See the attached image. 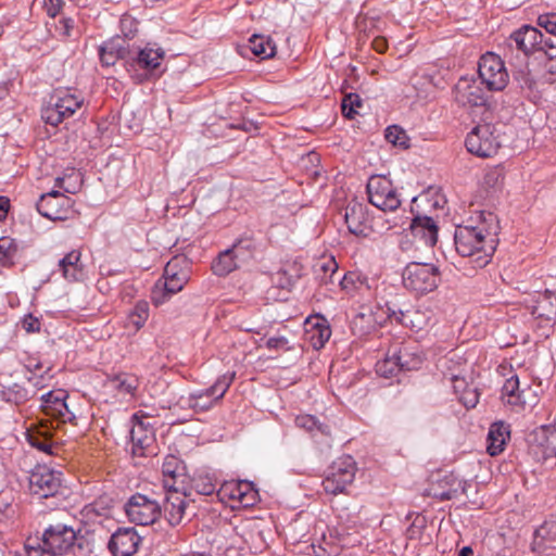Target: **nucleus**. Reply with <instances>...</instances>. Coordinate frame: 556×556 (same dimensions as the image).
<instances>
[{"instance_id":"nucleus-1","label":"nucleus","mask_w":556,"mask_h":556,"mask_svg":"<svg viewBox=\"0 0 556 556\" xmlns=\"http://www.w3.org/2000/svg\"><path fill=\"white\" fill-rule=\"evenodd\" d=\"M497 216L481 211L467 225H458L454 233L455 249L464 257H473L476 267H484L496 249L498 233Z\"/></svg>"},{"instance_id":"nucleus-2","label":"nucleus","mask_w":556,"mask_h":556,"mask_svg":"<svg viewBox=\"0 0 556 556\" xmlns=\"http://www.w3.org/2000/svg\"><path fill=\"white\" fill-rule=\"evenodd\" d=\"M165 58V51L157 43H147L134 56L125 61L126 71L135 84L152 78Z\"/></svg>"},{"instance_id":"nucleus-3","label":"nucleus","mask_w":556,"mask_h":556,"mask_svg":"<svg viewBox=\"0 0 556 556\" xmlns=\"http://www.w3.org/2000/svg\"><path fill=\"white\" fill-rule=\"evenodd\" d=\"M41 541L54 556L76 548L80 551L79 553L74 552L76 556L87 555L83 552L84 545L88 543L87 540L84 536L78 538L73 527L65 523L50 525L43 531Z\"/></svg>"},{"instance_id":"nucleus-4","label":"nucleus","mask_w":556,"mask_h":556,"mask_svg":"<svg viewBox=\"0 0 556 556\" xmlns=\"http://www.w3.org/2000/svg\"><path fill=\"white\" fill-rule=\"evenodd\" d=\"M404 287L416 294L434 291L441 280L439 268L430 263L410 262L402 274Z\"/></svg>"},{"instance_id":"nucleus-5","label":"nucleus","mask_w":556,"mask_h":556,"mask_svg":"<svg viewBox=\"0 0 556 556\" xmlns=\"http://www.w3.org/2000/svg\"><path fill=\"white\" fill-rule=\"evenodd\" d=\"M357 464L350 455L338 457L328 467L323 488L327 494L338 495L348 493V488L355 480Z\"/></svg>"},{"instance_id":"nucleus-6","label":"nucleus","mask_w":556,"mask_h":556,"mask_svg":"<svg viewBox=\"0 0 556 556\" xmlns=\"http://www.w3.org/2000/svg\"><path fill=\"white\" fill-rule=\"evenodd\" d=\"M83 104L84 99L78 94L68 89H56L42 111V118L47 124L58 126L65 118L73 116Z\"/></svg>"},{"instance_id":"nucleus-7","label":"nucleus","mask_w":556,"mask_h":556,"mask_svg":"<svg viewBox=\"0 0 556 556\" xmlns=\"http://www.w3.org/2000/svg\"><path fill=\"white\" fill-rule=\"evenodd\" d=\"M386 314L391 323L401 325L415 332L426 330L435 323L433 309L426 305H410L405 309L387 305Z\"/></svg>"},{"instance_id":"nucleus-8","label":"nucleus","mask_w":556,"mask_h":556,"mask_svg":"<svg viewBox=\"0 0 556 556\" xmlns=\"http://www.w3.org/2000/svg\"><path fill=\"white\" fill-rule=\"evenodd\" d=\"M366 189L369 202L377 208L383 212H394L400 207V195L392 181L386 176H371Z\"/></svg>"},{"instance_id":"nucleus-9","label":"nucleus","mask_w":556,"mask_h":556,"mask_svg":"<svg viewBox=\"0 0 556 556\" xmlns=\"http://www.w3.org/2000/svg\"><path fill=\"white\" fill-rule=\"evenodd\" d=\"M29 491L38 498L55 496L62 485V473L45 465H36L28 477Z\"/></svg>"},{"instance_id":"nucleus-10","label":"nucleus","mask_w":556,"mask_h":556,"mask_svg":"<svg viewBox=\"0 0 556 556\" xmlns=\"http://www.w3.org/2000/svg\"><path fill=\"white\" fill-rule=\"evenodd\" d=\"M494 132L495 126L491 123L475 126L465 140L468 152L479 157H491L496 154L501 143Z\"/></svg>"},{"instance_id":"nucleus-11","label":"nucleus","mask_w":556,"mask_h":556,"mask_svg":"<svg viewBox=\"0 0 556 556\" xmlns=\"http://www.w3.org/2000/svg\"><path fill=\"white\" fill-rule=\"evenodd\" d=\"M125 513L130 522L149 526L160 518L162 507L156 500L136 493L125 504Z\"/></svg>"},{"instance_id":"nucleus-12","label":"nucleus","mask_w":556,"mask_h":556,"mask_svg":"<svg viewBox=\"0 0 556 556\" xmlns=\"http://www.w3.org/2000/svg\"><path fill=\"white\" fill-rule=\"evenodd\" d=\"M478 74L481 83L490 91H501L508 84V73L502 59L488 52L480 58L478 63Z\"/></svg>"},{"instance_id":"nucleus-13","label":"nucleus","mask_w":556,"mask_h":556,"mask_svg":"<svg viewBox=\"0 0 556 556\" xmlns=\"http://www.w3.org/2000/svg\"><path fill=\"white\" fill-rule=\"evenodd\" d=\"M74 201L64 193L52 190L42 194L37 202V211L50 220H67L75 216Z\"/></svg>"},{"instance_id":"nucleus-14","label":"nucleus","mask_w":556,"mask_h":556,"mask_svg":"<svg viewBox=\"0 0 556 556\" xmlns=\"http://www.w3.org/2000/svg\"><path fill=\"white\" fill-rule=\"evenodd\" d=\"M129 439L132 456L148 457L155 454L154 428L149 421L139 418L136 414L131 417Z\"/></svg>"},{"instance_id":"nucleus-15","label":"nucleus","mask_w":556,"mask_h":556,"mask_svg":"<svg viewBox=\"0 0 556 556\" xmlns=\"http://www.w3.org/2000/svg\"><path fill=\"white\" fill-rule=\"evenodd\" d=\"M162 483L165 491L191 490L190 477L182 459L168 454L162 464Z\"/></svg>"},{"instance_id":"nucleus-16","label":"nucleus","mask_w":556,"mask_h":556,"mask_svg":"<svg viewBox=\"0 0 556 556\" xmlns=\"http://www.w3.org/2000/svg\"><path fill=\"white\" fill-rule=\"evenodd\" d=\"M217 497L222 502L231 500L243 507H251L257 503L258 493L251 482L226 481L217 490Z\"/></svg>"},{"instance_id":"nucleus-17","label":"nucleus","mask_w":556,"mask_h":556,"mask_svg":"<svg viewBox=\"0 0 556 556\" xmlns=\"http://www.w3.org/2000/svg\"><path fill=\"white\" fill-rule=\"evenodd\" d=\"M67 393L64 390L50 391L42 396L43 413L62 424L76 425V416L66 403Z\"/></svg>"},{"instance_id":"nucleus-18","label":"nucleus","mask_w":556,"mask_h":556,"mask_svg":"<svg viewBox=\"0 0 556 556\" xmlns=\"http://www.w3.org/2000/svg\"><path fill=\"white\" fill-rule=\"evenodd\" d=\"M142 538L135 528H118L110 538L108 548L112 556H134Z\"/></svg>"},{"instance_id":"nucleus-19","label":"nucleus","mask_w":556,"mask_h":556,"mask_svg":"<svg viewBox=\"0 0 556 556\" xmlns=\"http://www.w3.org/2000/svg\"><path fill=\"white\" fill-rule=\"evenodd\" d=\"M454 99L462 106H484L488 96L472 78L462 77L454 87Z\"/></svg>"},{"instance_id":"nucleus-20","label":"nucleus","mask_w":556,"mask_h":556,"mask_svg":"<svg viewBox=\"0 0 556 556\" xmlns=\"http://www.w3.org/2000/svg\"><path fill=\"white\" fill-rule=\"evenodd\" d=\"M295 426L305 430L314 442L323 450L329 448L332 444L331 428L328 424L321 422L315 416L309 414L298 415Z\"/></svg>"},{"instance_id":"nucleus-21","label":"nucleus","mask_w":556,"mask_h":556,"mask_svg":"<svg viewBox=\"0 0 556 556\" xmlns=\"http://www.w3.org/2000/svg\"><path fill=\"white\" fill-rule=\"evenodd\" d=\"M545 36L535 27L523 25L508 38L510 47L522 51L525 55L539 52Z\"/></svg>"},{"instance_id":"nucleus-22","label":"nucleus","mask_w":556,"mask_h":556,"mask_svg":"<svg viewBox=\"0 0 556 556\" xmlns=\"http://www.w3.org/2000/svg\"><path fill=\"white\" fill-rule=\"evenodd\" d=\"M164 515L170 526L181 523L187 508V498L191 496V490L185 491H165Z\"/></svg>"},{"instance_id":"nucleus-23","label":"nucleus","mask_w":556,"mask_h":556,"mask_svg":"<svg viewBox=\"0 0 556 556\" xmlns=\"http://www.w3.org/2000/svg\"><path fill=\"white\" fill-rule=\"evenodd\" d=\"M345 224L351 233L357 237H367L371 227L368 218L367 207L356 201L350 202L345 207Z\"/></svg>"},{"instance_id":"nucleus-24","label":"nucleus","mask_w":556,"mask_h":556,"mask_svg":"<svg viewBox=\"0 0 556 556\" xmlns=\"http://www.w3.org/2000/svg\"><path fill=\"white\" fill-rule=\"evenodd\" d=\"M438 226L429 216H416L407 231L420 247L433 248L438 241Z\"/></svg>"},{"instance_id":"nucleus-25","label":"nucleus","mask_w":556,"mask_h":556,"mask_svg":"<svg viewBox=\"0 0 556 556\" xmlns=\"http://www.w3.org/2000/svg\"><path fill=\"white\" fill-rule=\"evenodd\" d=\"M26 440L29 445L46 455H56L59 445L52 439V432L45 422L29 427L26 431Z\"/></svg>"},{"instance_id":"nucleus-26","label":"nucleus","mask_w":556,"mask_h":556,"mask_svg":"<svg viewBox=\"0 0 556 556\" xmlns=\"http://www.w3.org/2000/svg\"><path fill=\"white\" fill-rule=\"evenodd\" d=\"M187 261L182 257H173L165 266L163 277L161 278L167 287L169 292H179L189 280V273L184 265Z\"/></svg>"},{"instance_id":"nucleus-27","label":"nucleus","mask_w":556,"mask_h":556,"mask_svg":"<svg viewBox=\"0 0 556 556\" xmlns=\"http://www.w3.org/2000/svg\"><path fill=\"white\" fill-rule=\"evenodd\" d=\"M534 454L546 463L556 458V428L543 426L534 432Z\"/></svg>"},{"instance_id":"nucleus-28","label":"nucleus","mask_w":556,"mask_h":556,"mask_svg":"<svg viewBox=\"0 0 556 556\" xmlns=\"http://www.w3.org/2000/svg\"><path fill=\"white\" fill-rule=\"evenodd\" d=\"M305 334L312 346L315 350H320L330 339L331 329L323 316H311L305 320Z\"/></svg>"},{"instance_id":"nucleus-29","label":"nucleus","mask_w":556,"mask_h":556,"mask_svg":"<svg viewBox=\"0 0 556 556\" xmlns=\"http://www.w3.org/2000/svg\"><path fill=\"white\" fill-rule=\"evenodd\" d=\"M502 397L509 405L526 406L535 403V395L532 393L531 388L520 390L519 378L516 375L506 379L502 388Z\"/></svg>"},{"instance_id":"nucleus-30","label":"nucleus","mask_w":556,"mask_h":556,"mask_svg":"<svg viewBox=\"0 0 556 556\" xmlns=\"http://www.w3.org/2000/svg\"><path fill=\"white\" fill-rule=\"evenodd\" d=\"M59 271L68 282H78L85 280L87 273L81 262V253L78 250H72L59 261Z\"/></svg>"},{"instance_id":"nucleus-31","label":"nucleus","mask_w":556,"mask_h":556,"mask_svg":"<svg viewBox=\"0 0 556 556\" xmlns=\"http://www.w3.org/2000/svg\"><path fill=\"white\" fill-rule=\"evenodd\" d=\"M219 400L205 390H199L190 393L188 396H180L176 403L181 409H191L194 413H204L214 407Z\"/></svg>"},{"instance_id":"nucleus-32","label":"nucleus","mask_w":556,"mask_h":556,"mask_svg":"<svg viewBox=\"0 0 556 556\" xmlns=\"http://www.w3.org/2000/svg\"><path fill=\"white\" fill-rule=\"evenodd\" d=\"M400 370H417L424 362V353L417 344H405L392 351Z\"/></svg>"},{"instance_id":"nucleus-33","label":"nucleus","mask_w":556,"mask_h":556,"mask_svg":"<svg viewBox=\"0 0 556 556\" xmlns=\"http://www.w3.org/2000/svg\"><path fill=\"white\" fill-rule=\"evenodd\" d=\"M510 439V427L504 421H496L490 426L486 437V452L491 456L500 455Z\"/></svg>"},{"instance_id":"nucleus-34","label":"nucleus","mask_w":556,"mask_h":556,"mask_svg":"<svg viewBox=\"0 0 556 556\" xmlns=\"http://www.w3.org/2000/svg\"><path fill=\"white\" fill-rule=\"evenodd\" d=\"M240 242H235L231 248L220 252L212 263L215 275L224 277L238 267Z\"/></svg>"},{"instance_id":"nucleus-35","label":"nucleus","mask_w":556,"mask_h":556,"mask_svg":"<svg viewBox=\"0 0 556 556\" xmlns=\"http://www.w3.org/2000/svg\"><path fill=\"white\" fill-rule=\"evenodd\" d=\"M124 43L125 40L119 38L105 41L99 49L101 64L109 67L114 65L119 59L129 58V51Z\"/></svg>"},{"instance_id":"nucleus-36","label":"nucleus","mask_w":556,"mask_h":556,"mask_svg":"<svg viewBox=\"0 0 556 556\" xmlns=\"http://www.w3.org/2000/svg\"><path fill=\"white\" fill-rule=\"evenodd\" d=\"M556 542V519L545 520L534 532L532 549L542 553Z\"/></svg>"},{"instance_id":"nucleus-37","label":"nucleus","mask_w":556,"mask_h":556,"mask_svg":"<svg viewBox=\"0 0 556 556\" xmlns=\"http://www.w3.org/2000/svg\"><path fill=\"white\" fill-rule=\"evenodd\" d=\"M532 314L538 318L554 320L556 318V296L552 291L540 293L532 307Z\"/></svg>"},{"instance_id":"nucleus-38","label":"nucleus","mask_w":556,"mask_h":556,"mask_svg":"<svg viewBox=\"0 0 556 556\" xmlns=\"http://www.w3.org/2000/svg\"><path fill=\"white\" fill-rule=\"evenodd\" d=\"M341 288L350 295L369 289L368 278L358 270L346 273L340 281Z\"/></svg>"},{"instance_id":"nucleus-39","label":"nucleus","mask_w":556,"mask_h":556,"mask_svg":"<svg viewBox=\"0 0 556 556\" xmlns=\"http://www.w3.org/2000/svg\"><path fill=\"white\" fill-rule=\"evenodd\" d=\"M249 48L254 55L261 59H269L276 53L274 41L263 35H253L249 40Z\"/></svg>"},{"instance_id":"nucleus-40","label":"nucleus","mask_w":556,"mask_h":556,"mask_svg":"<svg viewBox=\"0 0 556 556\" xmlns=\"http://www.w3.org/2000/svg\"><path fill=\"white\" fill-rule=\"evenodd\" d=\"M111 387L124 395H134L139 388V379L131 374H118L110 380Z\"/></svg>"},{"instance_id":"nucleus-41","label":"nucleus","mask_w":556,"mask_h":556,"mask_svg":"<svg viewBox=\"0 0 556 556\" xmlns=\"http://www.w3.org/2000/svg\"><path fill=\"white\" fill-rule=\"evenodd\" d=\"M216 485V479L210 473L201 472L190 479L191 492L195 491L200 495H217Z\"/></svg>"},{"instance_id":"nucleus-42","label":"nucleus","mask_w":556,"mask_h":556,"mask_svg":"<svg viewBox=\"0 0 556 556\" xmlns=\"http://www.w3.org/2000/svg\"><path fill=\"white\" fill-rule=\"evenodd\" d=\"M1 396L8 403L20 405L27 402L30 394L25 387L18 383H13L12 386L5 387L1 390Z\"/></svg>"},{"instance_id":"nucleus-43","label":"nucleus","mask_w":556,"mask_h":556,"mask_svg":"<svg viewBox=\"0 0 556 556\" xmlns=\"http://www.w3.org/2000/svg\"><path fill=\"white\" fill-rule=\"evenodd\" d=\"M149 318V303L144 300L138 301L128 314V321L135 330L141 329Z\"/></svg>"},{"instance_id":"nucleus-44","label":"nucleus","mask_w":556,"mask_h":556,"mask_svg":"<svg viewBox=\"0 0 556 556\" xmlns=\"http://www.w3.org/2000/svg\"><path fill=\"white\" fill-rule=\"evenodd\" d=\"M235 377L236 374L233 371L226 372L219 376L214 382V384L207 388V392L215 395L216 399L220 401L224 397L225 393L228 391L229 387L231 386Z\"/></svg>"},{"instance_id":"nucleus-45","label":"nucleus","mask_w":556,"mask_h":556,"mask_svg":"<svg viewBox=\"0 0 556 556\" xmlns=\"http://www.w3.org/2000/svg\"><path fill=\"white\" fill-rule=\"evenodd\" d=\"M384 137L388 142L392 143L395 147H401L404 149L409 147V138L406 131L397 125H391L387 127Z\"/></svg>"},{"instance_id":"nucleus-46","label":"nucleus","mask_w":556,"mask_h":556,"mask_svg":"<svg viewBox=\"0 0 556 556\" xmlns=\"http://www.w3.org/2000/svg\"><path fill=\"white\" fill-rule=\"evenodd\" d=\"M376 371L378 375L386 378L395 376L399 371H401L391 351L388 352L382 361H379L376 364Z\"/></svg>"},{"instance_id":"nucleus-47","label":"nucleus","mask_w":556,"mask_h":556,"mask_svg":"<svg viewBox=\"0 0 556 556\" xmlns=\"http://www.w3.org/2000/svg\"><path fill=\"white\" fill-rule=\"evenodd\" d=\"M352 329L354 332L365 334L375 329V318L372 314L358 313L352 320Z\"/></svg>"},{"instance_id":"nucleus-48","label":"nucleus","mask_w":556,"mask_h":556,"mask_svg":"<svg viewBox=\"0 0 556 556\" xmlns=\"http://www.w3.org/2000/svg\"><path fill=\"white\" fill-rule=\"evenodd\" d=\"M168 289L169 287H167L162 279H159L155 282L151 290V302L154 306H160L166 303L174 294H176L175 292H169Z\"/></svg>"},{"instance_id":"nucleus-49","label":"nucleus","mask_w":556,"mask_h":556,"mask_svg":"<svg viewBox=\"0 0 556 556\" xmlns=\"http://www.w3.org/2000/svg\"><path fill=\"white\" fill-rule=\"evenodd\" d=\"M55 187L63 189L67 193H75L80 187L79 174L72 172L64 177H58L55 179Z\"/></svg>"},{"instance_id":"nucleus-50","label":"nucleus","mask_w":556,"mask_h":556,"mask_svg":"<svg viewBox=\"0 0 556 556\" xmlns=\"http://www.w3.org/2000/svg\"><path fill=\"white\" fill-rule=\"evenodd\" d=\"M362 105V100L358 94L356 93H349L346 94L341 103V111L342 114L349 118L353 119L355 115L357 114L356 108Z\"/></svg>"},{"instance_id":"nucleus-51","label":"nucleus","mask_w":556,"mask_h":556,"mask_svg":"<svg viewBox=\"0 0 556 556\" xmlns=\"http://www.w3.org/2000/svg\"><path fill=\"white\" fill-rule=\"evenodd\" d=\"M515 80L519 84L521 89L532 91L535 89L536 81L534 76L531 74L528 66L520 67L514 73Z\"/></svg>"},{"instance_id":"nucleus-52","label":"nucleus","mask_w":556,"mask_h":556,"mask_svg":"<svg viewBox=\"0 0 556 556\" xmlns=\"http://www.w3.org/2000/svg\"><path fill=\"white\" fill-rule=\"evenodd\" d=\"M16 245L9 237L0 238V263H7L15 253Z\"/></svg>"},{"instance_id":"nucleus-53","label":"nucleus","mask_w":556,"mask_h":556,"mask_svg":"<svg viewBox=\"0 0 556 556\" xmlns=\"http://www.w3.org/2000/svg\"><path fill=\"white\" fill-rule=\"evenodd\" d=\"M538 25L556 37V12H547L538 16Z\"/></svg>"},{"instance_id":"nucleus-54","label":"nucleus","mask_w":556,"mask_h":556,"mask_svg":"<svg viewBox=\"0 0 556 556\" xmlns=\"http://www.w3.org/2000/svg\"><path fill=\"white\" fill-rule=\"evenodd\" d=\"M119 24L125 38H132L138 31V22L130 15H123Z\"/></svg>"},{"instance_id":"nucleus-55","label":"nucleus","mask_w":556,"mask_h":556,"mask_svg":"<svg viewBox=\"0 0 556 556\" xmlns=\"http://www.w3.org/2000/svg\"><path fill=\"white\" fill-rule=\"evenodd\" d=\"M459 401L467 408H473L479 402V392L476 388L466 387L459 394Z\"/></svg>"},{"instance_id":"nucleus-56","label":"nucleus","mask_w":556,"mask_h":556,"mask_svg":"<svg viewBox=\"0 0 556 556\" xmlns=\"http://www.w3.org/2000/svg\"><path fill=\"white\" fill-rule=\"evenodd\" d=\"M15 506L5 494H0V520H8L14 517Z\"/></svg>"},{"instance_id":"nucleus-57","label":"nucleus","mask_w":556,"mask_h":556,"mask_svg":"<svg viewBox=\"0 0 556 556\" xmlns=\"http://www.w3.org/2000/svg\"><path fill=\"white\" fill-rule=\"evenodd\" d=\"M503 182V175L500 169L493 168L485 173L483 185L488 188H496Z\"/></svg>"},{"instance_id":"nucleus-58","label":"nucleus","mask_w":556,"mask_h":556,"mask_svg":"<svg viewBox=\"0 0 556 556\" xmlns=\"http://www.w3.org/2000/svg\"><path fill=\"white\" fill-rule=\"evenodd\" d=\"M266 348L275 351H289L291 346L286 337H271L266 341Z\"/></svg>"},{"instance_id":"nucleus-59","label":"nucleus","mask_w":556,"mask_h":556,"mask_svg":"<svg viewBox=\"0 0 556 556\" xmlns=\"http://www.w3.org/2000/svg\"><path fill=\"white\" fill-rule=\"evenodd\" d=\"M74 20L71 17H62L55 26V31L62 38H68L74 28Z\"/></svg>"},{"instance_id":"nucleus-60","label":"nucleus","mask_w":556,"mask_h":556,"mask_svg":"<svg viewBox=\"0 0 556 556\" xmlns=\"http://www.w3.org/2000/svg\"><path fill=\"white\" fill-rule=\"evenodd\" d=\"M539 52L545 55V60L556 59V42L552 38L545 37Z\"/></svg>"},{"instance_id":"nucleus-61","label":"nucleus","mask_w":556,"mask_h":556,"mask_svg":"<svg viewBox=\"0 0 556 556\" xmlns=\"http://www.w3.org/2000/svg\"><path fill=\"white\" fill-rule=\"evenodd\" d=\"M22 327L27 333L38 332L40 330V321L37 317L28 314L23 318Z\"/></svg>"},{"instance_id":"nucleus-62","label":"nucleus","mask_w":556,"mask_h":556,"mask_svg":"<svg viewBox=\"0 0 556 556\" xmlns=\"http://www.w3.org/2000/svg\"><path fill=\"white\" fill-rule=\"evenodd\" d=\"M400 248L404 252L418 251L421 249L420 244L408 232H405L401 239Z\"/></svg>"},{"instance_id":"nucleus-63","label":"nucleus","mask_w":556,"mask_h":556,"mask_svg":"<svg viewBox=\"0 0 556 556\" xmlns=\"http://www.w3.org/2000/svg\"><path fill=\"white\" fill-rule=\"evenodd\" d=\"M26 556H54L47 546L41 542L38 546L30 544L25 545Z\"/></svg>"},{"instance_id":"nucleus-64","label":"nucleus","mask_w":556,"mask_h":556,"mask_svg":"<svg viewBox=\"0 0 556 556\" xmlns=\"http://www.w3.org/2000/svg\"><path fill=\"white\" fill-rule=\"evenodd\" d=\"M63 5V0H45V9L51 17H55L61 12Z\"/></svg>"}]
</instances>
